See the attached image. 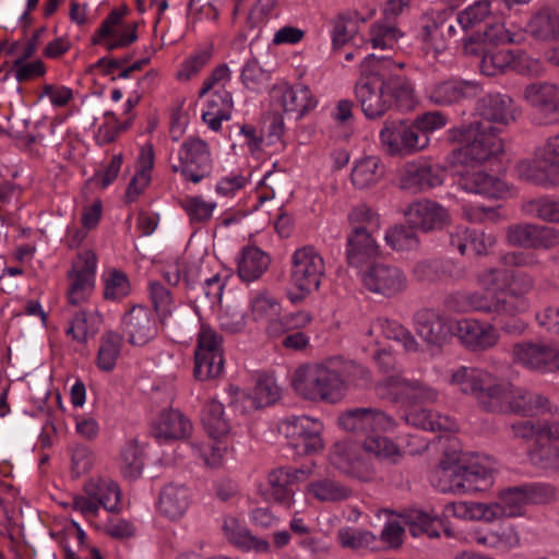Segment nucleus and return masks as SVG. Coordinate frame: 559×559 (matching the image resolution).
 Instances as JSON below:
<instances>
[{"mask_svg": "<svg viewBox=\"0 0 559 559\" xmlns=\"http://www.w3.org/2000/svg\"><path fill=\"white\" fill-rule=\"evenodd\" d=\"M143 451L136 441L128 442L121 451V473L128 479H136L143 471Z\"/></svg>", "mask_w": 559, "mask_h": 559, "instance_id": "4d7b16f0", "label": "nucleus"}, {"mask_svg": "<svg viewBox=\"0 0 559 559\" xmlns=\"http://www.w3.org/2000/svg\"><path fill=\"white\" fill-rule=\"evenodd\" d=\"M376 392L381 399L403 405L433 403L438 392L426 383L407 379L402 373L391 374L376 384Z\"/></svg>", "mask_w": 559, "mask_h": 559, "instance_id": "9b49d317", "label": "nucleus"}, {"mask_svg": "<svg viewBox=\"0 0 559 559\" xmlns=\"http://www.w3.org/2000/svg\"><path fill=\"white\" fill-rule=\"evenodd\" d=\"M528 455L536 467L559 474V444L550 442L538 444L530 451Z\"/></svg>", "mask_w": 559, "mask_h": 559, "instance_id": "6e6d98bb", "label": "nucleus"}, {"mask_svg": "<svg viewBox=\"0 0 559 559\" xmlns=\"http://www.w3.org/2000/svg\"><path fill=\"white\" fill-rule=\"evenodd\" d=\"M530 34L538 40L559 39V14L550 9L537 12L527 25Z\"/></svg>", "mask_w": 559, "mask_h": 559, "instance_id": "49530a36", "label": "nucleus"}, {"mask_svg": "<svg viewBox=\"0 0 559 559\" xmlns=\"http://www.w3.org/2000/svg\"><path fill=\"white\" fill-rule=\"evenodd\" d=\"M499 503L507 518L522 515L524 506L528 503L525 486L502 490L499 496Z\"/></svg>", "mask_w": 559, "mask_h": 559, "instance_id": "0e129e2a", "label": "nucleus"}, {"mask_svg": "<svg viewBox=\"0 0 559 559\" xmlns=\"http://www.w3.org/2000/svg\"><path fill=\"white\" fill-rule=\"evenodd\" d=\"M385 242L393 250L405 251L412 250L418 247L419 239L415 231V226L409 225H397L390 228L385 234Z\"/></svg>", "mask_w": 559, "mask_h": 559, "instance_id": "864d4df0", "label": "nucleus"}, {"mask_svg": "<svg viewBox=\"0 0 559 559\" xmlns=\"http://www.w3.org/2000/svg\"><path fill=\"white\" fill-rule=\"evenodd\" d=\"M361 447L366 453L392 463L401 456L399 448L390 439L378 435L368 437Z\"/></svg>", "mask_w": 559, "mask_h": 559, "instance_id": "680f3d73", "label": "nucleus"}, {"mask_svg": "<svg viewBox=\"0 0 559 559\" xmlns=\"http://www.w3.org/2000/svg\"><path fill=\"white\" fill-rule=\"evenodd\" d=\"M515 361L539 372L559 371V348L545 343L521 342L513 345Z\"/></svg>", "mask_w": 559, "mask_h": 559, "instance_id": "6ab92c4d", "label": "nucleus"}, {"mask_svg": "<svg viewBox=\"0 0 559 559\" xmlns=\"http://www.w3.org/2000/svg\"><path fill=\"white\" fill-rule=\"evenodd\" d=\"M223 531L228 542L241 550L267 552L270 549V544L266 539L251 535L235 518H229L224 521Z\"/></svg>", "mask_w": 559, "mask_h": 559, "instance_id": "ea45409f", "label": "nucleus"}, {"mask_svg": "<svg viewBox=\"0 0 559 559\" xmlns=\"http://www.w3.org/2000/svg\"><path fill=\"white\" fill-rule=\"evenodd\" d=\"M413 275L421 283H438L461 277L463 270L451 260L430 259L417 262Z\"/></svg>", "mask_w": 559, "mask_h": 559, "instance_id": "e433bc0d", "label": "nucleus"}, {"mask_svg": "<svg viewBox=\"0 0 559 559\" xmlns=\"http://www.w3.org/2000/svg\"><path fill=\"white\" fill-rule=\"evenodd\" d=\"M180 204L187 213L190 223L201 225L210 222L216 207L214 202H206L201 197H188Z\"/></svg>", "mask_w": 559, "mask_h": 559, "instance_id": "e2e57ef3", "label": "nucleus"}, {"mask_svg": "<svg viewBox=\"0 0 559 559\" xmlns=\"http://www.w3.org/2000/svg\"><path fill=\"white\" fill-rule=\"evenodd\" d=\"M498 129L489 122L475 120L459 130L461 155L464 163L481 164L503 152L502 140Z\"/></svg>", "mask_w": 559, "mask_h": 559, "instance_id": "39448f33", "label": "nucleus"}, {"mask_svg": "<svg viewBox=\"0 0 559 559\" xmlns=\"http://www.w3.org/2000/svg\"><path fill=\"white\" fill-rule=\"evenodd\" d=\"M277 93L283 110L295 115L296 119L302 118L318 104L310 88L304 84L281 86L277 88Z\"/></svg>", "mask_w": 559, "mask_h": 559, "instance_id": "473e14b6", "label": "nucleus"}, {"mask_svg": "<svg viewBox=\"0 0 559 559\" xmlns=\"http://www.w3.org/2000/svg\"><path fill=\"white\" fill-rule=\"evenodd\" d=\"M444 168L430 159H416L404 165L400 187L412 193L424 192L442 185Z\"/></svg>", "mask_w": 559, "mask_h": 559, "instance_id": "f3484780", "label": "nucleus"}, {"mask_svg": "<svg viewBox=\"0 0 559 559\" xmlns=\"http://www.w3.org/2000/svg\"><path fill=\"white\" fill-rule=\"evenodd\" d=\"M417 334L430 345H441L452 334V325L437 310L421 308L414 314Z\"/></svg>", "mask_w": 559, "mask_h": 559, "instance_id": "cd10ccee", "label": "nucleus"}, {"mask_svg": "<svg viewBox=\"0 0 559 559\" xmlns=\"http://www.w3.org/2000/svg\"><path fill=\"white\" fill-rule=\"evenodd\" d=\"M468 311H479L492 316H507L504 306L500 305L502 301L501 293L488 296L484 293L474 292L467 293Z\"/></svg>", "mask_w": 559, "mask_h": 559, "instance_id": "13d9d810", "label": "nucleus"}, {"mask_svg": "<svg viewBox=\"0 0 559 559\" xmlns=\"http://www.w3.org/2000/svg\"><path fill=\"white\" fill-rule=\"evenodd\" d=\"M122 330L131 345H145L157 334L153 311L144 306H134L122 317Z\"/></svg>", "mask_w": 559, "mask_h": 559, "instance_id": "b1692460", "label": "nucleus"}, {"mask_svg": "<svg viewBox=\"0 0 559 559\" xmlns=\"http://www.w3.org/2000/svg\"><path fill=\"white\" fill-rule=\"evenodd\" d=\"M173 173H180L187 181L199 183L210 176L212 158L209 145L198 138H189L169 156Z\"/></svg>", "mask_w": 559, "mask_h": 559, "instance_id": "0eeeda50", "label": "nucleus"}, {"mask_svg": "<svg viewBox=\"0 0 559 559\" xmlns=\"http://www.w3.org/2000/svg\"><path fill=\"white\" fill-rule=\"evenodd\" d=\"M292 386L305 400L335 403L341 400L345 383L341 374L322 364H305L293 373Z\"/></svg>", "mask_w": 559, "mask_h": 559, "instance_id": "7ed1b4c3", "label": "nucleus"}, {"mask_svg": "<svg viewBox=\"0 0 559 559\" xmlns=\"http://www.w3.org/2000/svg\"><path fill=\"white\" fill-rule=\"evenodd\" d=\"M527 102L545 118L546 123H559V86L548 82L532 83L525 87Z\"/></svg>", "mask_w": 559, "mask_h": 559, "instance_id": "bb28decb", "label": "nucleus"}, {"mask_svg": "<svg viewBox=\"0 0 559 559\" xmlns=\"http://www.w3.org/2000/svg\"><path fill=\"white\" fill-rule=\"evenodd\" d=\"M477 542L490 547L511 549L520 545V536L513 525L501 523L495 531H491L484 537H478Z\"/></svg>", "mask_w": 559, "mask_h": 559, "instance_id": "5fc2aeb1", "label": "nucleus"}, {"mask_svg": "<svg viewBox=\"0 0 559 559\" xmlns=\"http://www.w3.org/2000/svg\"><path fill=\"white\" fill-rule=\"evenodd\" d=\"M338 424L350 432L386 431L395 426V420L381 409L358 407L342 413Z\"/></svg>", "mask_w": 559, "mask_h": 559, "instance_id": "aec40b11", "label": "nucleus"}, {"mask_svg": "<svg viewBox=\"0 0 559 559\" xmlns=\"http://www.w3.org/2000/svg\"><path fill=\"white\" fill-rule=\"evenodd\" d=\"M269 255L257 247L242 249L241 259L238 262V274L242 281L258 280L269 267Z\"/></svg>", "mask_w": 559, "mask_h": 559, "instance_id": "c03bdc74", "label": "nucleus"}, {"mask_svg": "<svg viewBox=\"0 0 559 559\" xmlns=\"http://www.w3.org/2000/svg\"><path fill=\"white\" fill-rule=\"evenodd\" d=\"M191 430V421L178 409L163 411L152 427L154 437L164 440L185 439Z\"/></svg>", "mask_w": 559, "mask_h": 559, "instance_id": "f704fd0d", "label": "nucleus"}, {"mask_svg": "<svg viewBox=\"0 0 559 559\" xmlns=\"http://www.w3.org/2000/svg\"><path fill=\"white\" fill-rule=\"evenodd\" d=\"M534 168L527 162H521L518 169L521 177L536 185L559 187V134L549 136L534 154Z\"/></svg>", "mask_w": 559, "mask_h": 559, "instance_id": "f8f14e48", "label": "nucleus"}, {"mask_svg": "<svg viewBox=\"0 0 559 559\" xmlns=\"http://www.w3.org/2000/svg\"><path fill=\"white\" fill-rule=\"evenodd\" d=\"M337 540L343 548L352 550L370 549L378 550V537L370 531L343 527L337 531Z\"/></svg>", "mask_w": 559, "mask_h": 559, "instance_id": "09e8293b", "label": "nucleus"}, {"mask_svg": "<svg viewBox=\"0 0 559 559\" xmlns=\"http://www.w3.org/2000/svg\"><path fill=\"white\" fill-rule=\"evenodd\" d=\"M130 293V282L126 273L112 270L105 283L104 297L110 300H120Z\"/></svg>", "mask_w": 559, "mask_h": 559, "instance_id": "774afa93", "label": "nucleus"}, {"mask_svg": "<svg viewBox=\"0 0 559 559\" xmlns=\"http://www.w3.org/2000/svg\"><path fill=\"white\" fill-rule=\"evenodd\" d=\"M402 518L414 537L427 535L429 538H437L440 536L437 527L438 516H431L427 512L415 510Z\"/></svg>", "mask_w": 559, "mask_h": 559, "instance_id": "603ef678", "label": "nucleus"}, {"mask_svg": "<svg viewBox=\"0 0 559 559\" xmlns=\"http://www.w3.org/2000/svg\"><path fill=\"white\" fill-rule=\"evenodd\" d=\"M452 334L472 350H488L499 341L498 330L475 319H461L452 325Z\"/></svg>", "mask_w": 559, "mask_h": 559, "instance_id": "412c9836", "label": "nucleus"}, {"mask_svg": "<svg viewBox=\"0 0 559 559\" xmlns=\"http://www.w3.org/2000/svg\"><path fill=\"white\" fill-rule=\"evenodd\" d=\"M379 254V246L365 226H354L347 236L346 260L350 266L360 267Z\"/></svg>", "mask_w": 559, "mask_h": 559, "instance_id": "7c9ffc66", "label": "nucleus"}, {"mask_svg": "<svg viewBox=\"0 0 559 559\" xmlns=\"http://www.w3.org/2000/svg\"><path fill=\"white\" fill-rule=\"evenodd\" d=\"M223 336L209 324H201L194 352L193 374L206 381L219 377L224 370Z\"/></svg>", "mask_w": 559, "mask_h": 559, "instance_id": "1a4fd4ad", "label": "nucleus"}, {"mask_svg": "<svg viewBox=\"0 0 559 559\" xmlns=\"http://www.w3.org/2000/svg\"><path fill=\"white\" fill-rule=\"evenodd\" d=\"M332 466L341 473L362 481L373 477V471L361 455L360 445L349 440H341L334 443L329 453Z\"/></svg>", "mask_w": 559, "mask_h": 559, "instance_id": "a211bd4d", "label": "nucleus"}, {"mask_svg": "<svg viewBox=\"0 0 559 559\" xmlns=\"http://www.w3.org/2000/svg\"><path fill=\"white\" fill-rule=\"evenodd\" d=\"M513 61V52L511 50L501 49L484 53L479 62V68L483 74L495 76L512 67Z\"/></svg>", "mask_w": 559, "mask_h": 559, "instance_id": "052dcab7", "label": "nucleus"}, {"mask_svg": "<svg viewBox=\"0 0 559 559\" xmlns=\"http://www.w3.org/2000/svg\"><path fill=\"white\" fill-rule=\"evenodd\" d=\"M403 34L389 24L374 23L370 27V41L373 48L394 49Z\"/></svg>", "mask_w": 559, "mask_h": 559, "instance_id": "69168bd1", "label": "nucleus"}, {"mask_svg": "<svg viewBox=\"0 0 559 559\" xmlns=\"http://www.w3.org/2000/svg\"><path fill=\"white\" fill-rule=\"evenodd\" d=\"M405 420L407 424L429 431H450L454 428V423L448 416H441L426 408L407 414Z\"/></svg>", "mask_w": 559, "mask_h": 559, "instance_id": "8fccbe9b", "label": "nucleus"}, {"mask_svg": "<svg viewBox=\"0 0 559 559\" xmlns=\"http://www.w3.org/2000/svg\"><path fill=\"white\" fill-rule=\"evenodd\" d=\"M507 241L513 247L534 250H551L559 247V229L533 223L510 225Z\"/></svg>", "mask_w": 559, "mask_h": 559, "instance_id": "2eb2a0df", "label": "nucleus"}, {"mask_svg": "<svg viewBox=\"0 0 559 559\" xmlns=\"http://www.w3.org/2000/svg\"><path fill=\"white\" fill-rule=\"evenodd\" d=\"M481 85L473 81L451 79L433 85L429 99L438 106H451L481 94Z\"/></svg>", "mask_w": 559, "mask_h": 559, "instance_id": "a878e982", "label": "nucleus"}, {"mask_svg": "<svg viewBox=\"0 0 559 559\" xmlns=\"http://www.w3.org/2000/svg\"><path fill=\"white\" fill-rule=\"evenodd\" d=\"M311 319L310 313L304 311L290 313L281 319L273 318L267 321L266 333L271 338L284 337L290 331L307 326Z\"/></svg>", "mask_w": 559, "mask_h": 559, "instance_id": "3c124183", "label": "nucleus"}, {"mask_svg": "<svg viewBox=\"0 0 559 559\" xmlns=\"http://www.w3.org/2000/svg\"><path fill=\"white\" fill-rule=\"evenodd\" d=\"M384 175V168L377 156H365L358 159L352 169L350 181L357 189L376 186Z\"/></svg>", "mask_w": 559, "mask_h": 559, "instance_id": "79ce46f5", "label": "nucleus"}, {"mask_svg": "<svg viewBox=\"0 0 559 559\" xmlns=\"http://www.w3.org/2000/svg\"><path fill=\"white\" fill-rule=\"evenodd\" d=\"M459 185L465 191L495 199L504 198L509 193L508 186L503 181L481 170H466L461 173Z\"/></svg>", "mask_w": 559, "mask_h": 559, "instance_id": "72a5a7b5", "label": "nucleus"}, {"mask_svg": "<svg viewBox=\"0 0 559 559\" xmlns=\"http://www.w3.org/2000/svg\"><path fill=\"white\" fill-rule=\"evenodd\" d=\"M324 276V259L313 247L305 246L293 253L290 282L299 292L298 299L317 292Z\"/></svg>", "mask_w": 559, "mask_h": 559, "instance_id": "9d476101", "label": "nucleus"}, {"mask_svg": "<svg viewBox=\"0 0 559 559\" xmlns=\"http://www.w3.org/2000/svg\"><path fill=\"white\" fill-rule=\"evenodd\" d=\"M154 157L153 144L146 143L141 147L140 155L136 159L135 174L124 193L126 203L135 202L150 185L152 179L151 171L154 167Z\"/></svg>", "mask_w": 559, "mask_h": 559, "instance_id": "c9c22d12", "label": "nucleus"}, {"mask_svg": "<svg viewBox=\"0 0 559 559\" xmlns=\"http://www.w3.org/2000/svg\"><path fill=\"white\" fill-rule=\"evenodd\" d=\"M128 12L129 9L126 4L112 9L94 34L92 44L104 45L108 51H112L134 43L138 39L135 23L126 26L121 32L119 31Z\"/></svg>", "mask_w": 559, "mask_h": 559, "instance_id": "4468645a", "label": "nucleus"}, {"mask_svg": "<svg viewBox=\"0 0 559 559\" xmlns=\"http://www.w3.org/2000/svg\"><path fill=\"white\" fill-rule=\"evenodd\" d=\"M452 383L465 394L475 396L489 413H507L511 384L477 368L461 367L452 374Z\"/></svg>", "mask_w": 559, "mask_h": 559, "instance_id": "f03ea898", "label": "nucleus"}, {"mask_svg": "<svg viewBox=\"0 0 559 559\" xmlns=\"http://www.w3.org/2000/svg\"><path fill=\"white\" fill-rule=\"evenodd\" d=\"M490 13V1L478 0L463 11L459 12L456 22L457 25L466 32L477 27L479 24L485 22Z\"/></svg>", "mask_w": 559, "mask_h": 559, "instance_id": "bf43d9fd", "label": "nucleus"}, {"mask_svg": "<svg viewBox=\"0 0 559 559\" xmlns=\"http://www.w3.org/2000/svg\"><path fill=\"white\" fill-rule=\"evenodd\" d=\"M122 344L123 337L117 332L107 331L102 335L96 357V365L98 369L105 372L114 370L120 356Z\"/></svg>", "mask_w": 559, "mask_h": 559, "instance_id": "de8ad7c7", "label": "nucleus"}, {"mask_svg": "<svg viewBox=\"0 0 559 559\" xmlns=\"http://www.w3.org/2000/svg\"><path fill=\"white\" fill-rule=\"evenodd\" d=\"M306 492L317 501L332 503L345 501L353 495L352 488L330 477L310 481L306 487Z\"/></svg>", "mask_w": 559, "mask_h": 559, "instance_id": "58836bf2", "label": "nucleus"}, {"mask_svg": "<svg viewBox=\"0 0 559 559\" xmlns=\"http://www.w3.org/2000/svg\"><path fill=\"white\" fill-rule=\"evenodd\" d=\"M189 506L188 489L174 484L166 485L158 499V510L165 516L176 520L185 514Z\"/></svg>", "mask_w": 559, "mask_h": 559, "instance_id": "a19ab883", "label": "nucleus"}, {"mask_svg": "<svg viewBox=\"0 0 559 559\" xmlns=\"http://www.w3.org/2000/svg\"><path fill=\"white\" fill-rule=\"evenodd\" d=\"M150 295L156 313L159 316L162 324H169L173 329L187 328L189 322L193 320V311L185 308L181 311L171 313L170 306L173 302L170 292L158 282L150 283Z\"/></svg>", "mask_w": 559, "mask_h": 559, "instance_id": "c85d7f7f", "label": "nucleus"}, {"mask_svg": "<svg viewBox=\"0 0 559 559\" xmlns=\"http://www.w3.org/2000/svg\"><path fill=\"white\" fill-rule=\"evenodd\" d=\"M84 492L95 498L98 508L103 507L109 512H119L120 488L111 480H90L84 486Z\"/></svg>", "mask_w": 559, "mask_h": 559, "instance_id": "37998d69", "label": "nucleus"}, {"mask_svg": "<svg viewBox=\"0 0 559 559\" xmlns=\"http://www.w3.org/2000/svg\"><path fill=\"white\" fill-rule=\"evenodd\" d=\"M212 56V46L203 48L197 51L195 53L191 55L188 59L185 60V62L181 66V69L177 72L176 78L178 80H190L210 62Z\"/></svg>", "mask_w": 559, "mask_h": 559, "instance_id": "338daca9", "label": "nucleus"}, {"mask_svg": "<svg viewBox=\"0 0 559 559\" xmlns=\"http://www.w3.org/2000/svg\"><path fill=\"white\" fill-rule=\"evenodd\" d=\"M202 423L209 436L217 441L225 438L231 429L223 404L216 400H211L205 404Z\"/></svg>", "mask_w": 559, "mask_h": 559, "instance_id": "a18cd8bd", "label": "nucleus"}, {"mask_svg": "<svg viewBox=\"0 0 559 559\" xmlns=\"http://www.w3.org/2000/svg\"><path fill=\"white\" fill-rule=\"evenodd\" d=\"M286 435L295 442L293 445L302 454L310 455L323 449L322 425L310 417L299 416L284 421Z\"/></svg>", "mask_w": 559, "mask_h": 559, "instance_id": "4be33fe9", "label": "nucleus"}, {"mask_svg": "<svg viewBox=\"0 0 559 559\" xmlns=\"http://www.w3.org/2000/svg\"><path fill=\"white\" fill-rule=\"evenodd\" d=\"M310 472L302 468L277 467L272 469L267 476L270 497L282 504L290 506L294 490L292 486L309 477Z\"/></svg>", "mask_w": 559, "mask_h": 559, "instance_id": "c756f323", "label": "nucleus"}, {"mask_svg": "<svg viewBox=\"0 0 559 559\" xmlns=\"http://www.w3.org/2000/svg\"><path fill=\"white\" fill-rule=\"evenodd\" d=\"M477 111L483 122L508 124L520 114L511 97L503 94H489L479 98Z\"/></svg>", "mask_w": 559, "mask_h": 559, "instance_id": "2f4dec72", "label": "nucleus"}, {"mask_svg": "<svg viewBox=\"0 0 559 559\" xmlns=\"http://www.w3.org/2000/svg\"><path fill=\"white\" fill-rule=\"evenodd\" d=\"M380 142L390 156L405 157L423 151L430 138L419 132L414 122L386 120L380 130Z\"/></svg>", "mask_w": 559, "mask_h": 559, "instance_id": "6e6552de", "label": "nucleus"}, {"mask_svg": "<svg viewBox=\"0 0 559 559\" xmlns=\"http://www.w3.org/2000/svg\"><path fill=\"white\" fill-rule=\"evenodd\" d=\"M395 66L388 57L367 56L360 63L361 78L356 83L355 94L362 112L369 119L382 117L393 106L409 109L414 90L404 75H389L385 70Z\"/></svg>", "mask_w": 559, "mask_h": 559, "instance_id": "f257e3e1", "label": "nucleus"}, {"mask_svg": "<svg viewBox=\"0 0 559 559\" xmlns=\"http://www.w3.org/2000/svg\"><path fill=\"white\" fill-rule=\"evenodd\" d=\"M405 216L408 224L425 233L441 229L451 219L445 207L428 199L411 203L405 211Z\"/></svg>", "mask_w": 559, "mask_h": 559, "instance_id": "5701e85b", "label": "nucleus"}, {"mask_svg": "<svg viewBox=\"0 0 559 559\" xmlns=\"http://www.w3.org/2000/svg\"><path fill=\"white\" fill-rule=\"evenodd\" d=\"M549 409V401L539 393L525 389L513 390L509 395L507 413L523 416H533Z\"/></svg>", "mask_w": 559, "mask_h": 559, "instance_id": "4c0bfd02", "label": "nucleus"}, {"mask_svg": "<svg viewBox=\"0 0 559 559\" xmlns=\"http://www.w3.org/2000/svg\"><path fill=\"white\" fill-rule=\"evenodd\" d=\"M437 473L440 490L452 493L478 490L481 483L490 477V471L478 462L449 454L440 461Z\"/></svg>", "mask_w": 559, "mask_h": 559, "instance_id": "20e7f679", "label": "nucleus"}, {"mask_svg": "<svg viewBox=\"0 0 559 559\" xmlns=\"http://www.w3.org/2000/svg\"><path fill=\"white\" fill-rule=\"evenodd\" d=\"M230 82V71L226 63L218 64L204 80L199 92L202 98L213 92L209 99V110L202 115L203 121L214 131H218L223 120L230 118L234 106L233 97L226 85Z\"/></svg>", "mask_w": 559, "mask_h": 559, "instance_id": "423d86ee", "label": "nucleus"}, {"mask_svg": "<svg viewBox=\"0 0 559 559\" xmlns=\"http://www.w3.org/2000/svg\"><path fill=\"white\" fill-rule=\"evenodd\" d=\"M97 257L92 250H84L79 253L69 272L70 286L68 289V300L73 306H79L93 292L95 285V271Z\"/></svg>", "mask_w": 559, "mask_h": 559, "instance_id": "dca6fc26", "label": "nucleus"}, {"mask_svg": "<svg viewBox=\"0 0 559 559\" xmlns=\"http://www.w3.org/2000/svg\"><path fill=\"white\" fill-rule=\"evenodd\" d=\"M364 287L371 294L393 298L407 288V277L403 270L389 263H373L361 274Z\"/></svg>", "mask_w": 559, "mask_h": 559, "instance_id": "ddd939ff", "label": "nucleus"}, {"mask_svg": "<svg viewBox=\"0 0 559 559\" xmlns=\"http://www.w3.org/2000/svg\"><path fill=\"white\" fill-rule=\"evenodd\" d=\"M535 288V280L527 272H511L508 274L507 289H501L502 301L507 316L514 317L528 307L526 296Z\"/></svg>", "mask_w": 559, "mask_h": 559, "instance_id": "393cba45", "label": "nucleus"}]
</instances>
